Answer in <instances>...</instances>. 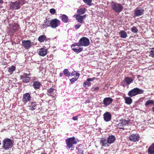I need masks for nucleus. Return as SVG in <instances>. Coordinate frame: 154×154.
<instances>
[{"instance_id": "1", "label": "nucleus", "mask_w": 154, "mask_h": 154, "mask_svg": "<svg viewBox=\"0 0 154 154\" xmlns=\"http://www.w3.org/2000/svg\"><path fill=\"white\" fill-rule=\"evenodd\" d=\"M77 139L74 137H72L68 138L66 139L67 149H69L71 148H74L73 145L77 143Z\"/></svg>"}, {"instance_id": "2", "label": "nucleus", "mask_w": 154, "mask_h": 154, "mask_svg": "<svg viewBox=\"0 0 154 154\" xmlns=\"http://www.w3.org/2000/svg\"><path fill=\"white\" fill-rule=\"evenodd\" d=\"M13 142L10 139L6 138L3 141V147L5 150L11 148L13 145Z\"/></svg>"}, {"instance_id": "3", "label": "nucleus", "mask_w": 154, "mask_h": 154, "mask_svg": "<svg viewBox=\"0 0 154 154\" xmlns=\"http://www.w3.org/2000/svg\"><path fill=\"white\" fill-rule=\"evenodd\" d=\"M143 92V91L142 90L138 88H135L130 90L128 94L130 97H132L137 94H142Z\"/></svg>"}, {"instance_id": "4", "label": "nucleus", "mask_w": 154, "mask_h": 154, "mask_svg": "<svg viewBox=\"0 0 154 154\" xmlns=\"http://www.w3.org/2000/svg\"><path fill=\"white\" fill-rule=\"evenodd\" d=\"M79 45L84 47L88 46L90 44V41L87 37H83L81 38L79 41Z\"/></svg>"}, {"instance_id": "5", "label": "nucleus", "mask_w": 154, "mask_h": 154, "mask_svg": "<svg viewBox=\"0 0 154 154\" xmlns=\"http://www.w3.org/2000/svg\"><path fill=\"white\" fill-rule=\"evenodd\" d=\"M112 9L117 12H120L122 11L123 7L120 4L112 2L111 3Z\"/></svg>"}, {"instance_id": "6", "label": "nucleus", "mask_w": 154, "mask_h": 154, "mask_svg": "<svg viewBox=\"0 0 154 154\" xmlns=\"http://www.w3.org/2000/svg\"><path fill=\"white\" fill-rule=\"evenodd\" d=\"M134 17H136L141 16L143 14L144 10L143 8L140 7H137L134 10Z\"/></svg>"}, {"instance_id": "7", "label": "nucleus", "mask_w": 154, "mask_h": 154, "mask_svg": "<svg viewBox=\"0 0 154 154\" xmlns=\"http://www.w3.org/2000/svg\"><path fill=\"white\" fill-rule=\"evenodd\" d=\"M60 21L57 19H54L50 21V26L52 28H55L60 25Z\"/></svg>"}, {"instance_id": "8", "label": "nucleus", "mask_w": 154, "mask_h": 154, "mask_svg": "<svg viewBox=\"0 0 154 154\" xmlns=\"http://www.w3.org/2000/svg\"><path fill=\"white\" fill-rule=\"evenodd\" d=\"M128 121L125 119H122L120 120V122L117 125V127L120 129L124 130V126L125 125H128L129 124Z\"/></svg>"}, {"instance_id": "9", "label": "nucleus", "mask_w": 154, "mask_h": 154, "mask_svg": "<svg viewBox=\"0 0 154 154\" xmlns=\"http://www.w3.org/2000/svg\"><path fill=\"white\" fill-rule=\"evenodd\" d=\"M30 73L26 74L24 73L21 75V79L24 83H28L29 82L30 79L29 75H30Z\"/></svg>"}, {"instance_id": "10", "label": "nucleus", "mask_w": 154, "mask_h": 154, "mask_svg": "<svg viewBox=\"0 0 154 154\" xmlns=\"http://www.w3.org/2000/svg\"><path fill=\"white\" fill-rule=\"evenodd\" d=\"M129 137L130 140L133 142L137 141L140 139V137L138 134H131Z\"/></svg>"}, {"instance_id": "11", "label": "nucleus", "mask_w": 154, "mask_h": 154, "mask_svg": "<svg viewBox=\"0 0 154 154\" xmlns=\"http://www.w3.org/2000/svg\"><path fill=\"white\" fill-rule=\"evenodd\" d=\"M22 45L26 49H29L31 46V42L28 40H23L22 41Z\"/></svg>"}, {"instance_id": "12", "label": "nucleus", "mask_w": 154, "mask_h": 154, "mask_svg": "<svg viewBox=\"0 0 154 154\" xmlns=\"http://www.w3.org/2000/svg\"><path fill=\"white\" fill-rule=\"evenodd\" d=\"M31 97L30 94L27 93L23 95L22 101L24 103H26L30 100Z\"/></svg>"}, {"instance_id": "13", "label": "nucleus", "mask_w": 154, "mask_h": 154, "mask_svg": "<svg viewBox=\"0 0 154 154\" xmlns=\"http://www.w3.org/2000/svg\"><path fill=\"white\" fill-rule=\"evenodd\" d=\"M10 8L13 9H18L20 8V6L17 2H11L10 4Z\"/></svg>"}, {"instance_id": "14", "label": "nucleus", "mask_w": 154, "mask_h": 154, "mask_svg": "<svg viewBox=\"0 0 154 154\" xmlns=\"http://www.w3.org/2000/svg\"><path fill=\"white\" fill-rule=\"evenodd\" d=\"M41 86V83L38 81H35L32 84V86L35 90L39 89Z\"/></svg>"}, {"instance_id": "15", "label": "nucleus", "mask_w": 154, "mask_h": 154, "mask_svg": "<svg viewBox=\"0 0 154 154\" xmlns=\"http://www.w3.org/2000/svg\"><path fill=\"white\" fill-rule=\"evenodd\" d=\"M47 50L44 48H41L39 49L38 54L41 56H44L47 54Z\"/></svg>"}, {"instance_id": "16", "label": "nucleus", "mask_w": 154, "mask_h": 154, "mask_svg": "<svg viewBox=\"0 0 154 154\" xmlns=\"http://www.w3.org/2000/svg\"><path fill=\"white\" fill-rule=\"evenodd\" d=\"M115 137L113 135L109 136L107 139V142L108 143L111 144L113 143L115 140Z\"/></svg>"}, {"instance_id": "17", "label": "nucleus", "mask_w": 154, "mask_h": 154, "mask_svg": "<svg viewBox=\"0 0 154 154\" xmlns=\"http://www.w3.org/2000/svg\"><path fill=\"white\" fill-rule=\"evenodd\" d=\"M124 81L125 82L126 84L128 85L133 82V79L130 77H127L125 78Z\"/></svg>"}, {"instance_id": "18", "label": "nucleus", "mask_w": 154, "mask_h": 154, "mask_svg": "<svg viewBox=\"0 0 154 154\" xmlns=\"http://www.w3.org/2000/svg\"><path fill=\"white\" fill-rule=\"evenodd\" d=\"M30 106H29V109L31 110H34L36 109L37 104L35 102H31L30 103Z\"/></svg>"}, {"instance_id": "19", "label": "nucleus", "mask_w": 154, "mask_h": 154, "mask_svg": "<svg viewBox=\"0 0 154 154\" xmlns=\"http://www.w3.org/2000/svg\"><path fill=\"white\" fill-rule=\"evenodd\" d=\"M44 23L41 26V28L44 29L45 27H47L50 26V21H48L47 19H45L44 21Z\"/></svg>"}, {"instance_id": "20", "label": "nucleus", "mask_w": 154, "mask_h": 154, "mask_svg": "<svg viewBox=\"0 0 154 154\" xmlns=\"http://www.w3.org/2000/svg\"><path fill=\"white\" fill-rule=\"evenodd\" d=\"M74 17L76 18L77 21L80 23H82L83 20L81 17V16L79 14H76L74 15Z\"/></svg>"}, {"instance_id": "21", "label": "nucleus", "mask_w": 154, "mask_h": 154, "mask_svg": "<svg viewBox=\"0 0 154 154\" xmlns=\"http://www.w3.org/2000/svg\"><path fill=\"white\" fill-rule=\"evenodd\" d=\"M148 151L149 154H154V143L152 144L149 147Z\"/></svg>"}, {"instance_id": "22", "label": "nucleus", "mask_w": 154, "mask_h": 154, "mask_svg": "<svg viewBox=\"0 0 154 154\" xmlns=\"http://www.w3.org/2000/svg\"><path fill=\"white\" fill-rule=\"evenodd\" d=\"M54 89L52 88H50L47 90V94L50 96H52V97H54L55 96L54 94V95H52V93L54 92Z\"/></svg>"}, {"instance_id": "23", "label": "nucleus", "mask_w": 154, "mask_h": 154, "mask_svg": "<svg viewBox=\"0 0 154 154\" xmlns=\"http://www.w3.org/2000/svg\"><path fill=\"white\" fill-rule=\"evenodd\" d=\"M72 50L76 53H79L83 50V48H79L77 47H71Z\"/></svg>"}, {"instance_id": "24", "label": "nucleus", "mask_w": 154, "mask_h": 154, "mask_svg": "<svg viewBox=\"0 0 154 154\" xmlns=\"http://www.w3.org/2000/svg\"><path fill=\"white\" fill-rule=\"evenodd\" d=\"M124 100L125 103L127 104L130 105L132 103V99L130 97H125Z\"/></svg>"}, {"instance_id": "25", "label": "nucleus", "mask_w": 154, "mask_h": 154, "mask_svg": "<svg viewBox=\"0 0 154 154\" xmlns=\"http://www.w3.org/2000/svg\"><path fill=\"white\" fill-rule=\"evenodd\" d=\"M8 71L10 74H12L13 72L15 70L16 67L15 66L12 65L8 68Z\"/></svg>"}, {"instance_id": "26", "label": "nucleus", "mask_w": 154, "mask_h": 154, "mask_svg": "<svg viewBox=\"0 0 154 154\" xmlns=\"http://www.w3.org/2000/svg\"><path fill=\"white\" fill-rule=\"evenodd\" d=\"M120 37L123 38H125L127 36L126 32L124 31H121L119 33Z\"/></svg>"}, {"instance_id": "27", "label": "nucleus", "mask_w": 154, "mask_h": 154, "mask_svg": "<svg viewBox=\"0 0 154 154\" xmlns=\"http://www.w3.org/2000/svg\"><path fill=\"white\" fill-rule=\"evenodd\" d=\"M62 21L65 23H67L68 21V17L65 14H63L61 16Z\"/></svg>"}, {"instance_id": "28", "label": "nucleus", "mask_w": 154, "mask_h": 154, "mask_svg": "<svg viewBox=\"0 0 154 154\" xmlns=\"http://www.w3.org/2000/svg\"><path fill=\"white\" fill-rule=\"evenodd\" d=\"M85 12V9L84 8H81L77 10V12L79 15H80L84 14Z\"/></svg>"}, {"instance_id": "29", "label": "nucleus", "mask_w": 154, "mask_h": 154, "mask_svg": "<svg viewBox=\"0 0 154 154\" xmlns=\"http://www.w3.org/2000/svg\"><path fill=\"white\" fill-rule=\"evenodd\" d=\"M46 37L45 35H42L40 36L38 38V40L40 42H42L46 39Z\"/></svg>"}, {"instance_id": "30", "label": "nucleus", "mask_w": 154, "mask_h": 154, "mask_svg": "<svg viewBox=\"0 0 154 154\" xmlns=\"http://www.w3.org/2000/svg\"><path fill=\"white\" fill-rule=\"evenodd\" d=\"M64 74L66 76H70V74L68 71V69H65L63 71Z\"/></svg>"}, {"instance_id": "31", "label": "nucleus", "mask_w": 154, "mask_h": 154, "mask_svg": "<svg viewBox=\"0 0 154 154\" xmlns=\"http://www.w3.org/2000/svg\"><path fill=\"white\" fill-rule=\"evenodd\" d=\"M111 115L109 112H106V122L109 121L111 118Z\"/></svg>"}, {"instance_id": "32", "label": "nucleus", "mask_w": 154, "mask_h": 154, "mask_svg": "<svg viewBox=\"0 0 154 154\" xmlns=\"http://www.w3.org/2000/svg\"><path fill=\"white\" fill-rule=\"evenodd\" d=\"M112 99L110 97H106V106L110 104L112 101Z\"/></svg>"}, {"instance_id": "33", "label": "nucleus", "mask_w": 154, "mask_h": 154, "mask_svg": "<svg viewBox=\"0 0 154 154\" xmlns=\"http://www.w3.org/2000/svg\"><path fill=\"white\" fill-rule=\"evenodd\" d=\"M83 1L87 5L89 6L91 5L92 0H83Z\"/></svg>"}, {"instance_id": "34", "label": "nucleus", "mask_w": 154, "mask_h": 154, "mask_svg": "<svg viewBox=\"0 0 154 154\" xmlns=\"http://www.w3.org/2000/svg\"><path fill=\"white\" fill-rule=\"evenodd\" d=\"M91 84L89 81H88L87 80L85 81L84 83L83 86L84 87H86L89 86H90Z\"/></svg>"}, {"instance_id": "35", "label": "nucleus", "mask_w": 154, "mask_h": 154, "mask_svg": "<svg viewBox=\"0 0 154 154\" xmlns=\"http://www.w3.org/2000/svg\"><path fill=\"white\" fill-rule=\"evenodd\" d=\"M106 140L104 138L100 140V143L101 144L102 146H106Z\"/></svg>"}, {"instance_id": "36", "label": "nucleus", "mask_w": 154, "mask_h": 154, "mask_svg": "<svg viewBox=\"0 0 154 154\" xmlns=\"http://www.w3.org/2000/svg\"><path fill=\"white\" fill-rule=\"evenodd\" d=\"M79 75L80 74L79 73H77L75 72H72L71 73V75H70V76H75L79 77Z\"/></svg>"}, {"instance_id": "37", "label": "nucleus", "mask_w": 154, "mask_h": 154, "mask_svg": "<svg viewBox=\"0 0 154 154\" xmlns=\"http://www.w3.org/2000/svg\"><path fill=\"white\" fill-rule=\"evenodd\" d=\"M131 31L132 32L134 33H136L138 31V29L137 27L135 26H133L131 29Z\"/></svg>"}, {"instance_id": "38", "label": "nucleus", "mask_w": 154, "mask_h": 154, "mask_svg": "<svg viewBox=\"0 0 154 154\" xmlns=\"http://www.w3.org/2000/svg\"><path fill=\"white\" fill-rule=\"evenodd\" d=\"M78 78L79 77H78L75 76L74 78H73L72 79H70V81L72 83H73L74 82L77 80Z\"/></svg>"}, {"instance_id": "39", "label": "nucleus", "mask_w": 154, "mask_h": 154, "mask_svg": "<svg viewBox=\"0 0 154 154\" xmlns=\"http://www.w3.org/2000/svg\"><path fill=\"white\" fill-rule=\"evenodd\" d=\"M19 27L18 25H16L13 26V29L12 32V33H14V32H15L17 29Z\"/></svg>"}, {"instance_id": "40", "label": "nucleus", "mask_w": 154, "mask_h": 154, "mask_svg": "<svg viewBox=\"0 0 154 154\" xmlns=\"http://www.w3.org/2000/svg\"><path fill=\"white\" fill-rule=\"evenodd\" d=\"M154 102L153 100H149L146 101L145 103V105L147 106L148 105L150 104H153Z\"/></svg>"}, {"instance_id": "41", "label": "nucleus", "mask_w": 154, "mask_h": 154, "mask_svg": "<svg viewBox=\"0 0 154 154\" xmlns=\"http://www.w3.org/2000/svg\"><path fill=\"white\" fill-rule=\"evenodd\" d=\"M77 152L78 154H83V150L81 149H78Z\"/></svg>"}, {"instance_id": "42", "label": "nucleus", "mask_w": 154, "mask_h": 154, "mask_svg": "<svg viewBox=\"0 0 154 154\" xmlns=\"http://www.w3.org/2000/svg\"><path fill=\"white\" fill-rule=\"evenodd\" d=\"M50 12L52 14H54L56 13V10L54 8H51L50 10Z\"/></svg>"}, {"instance_id": "43", "label": "nucleus", "mask_w": 154, "mask_h": 154, "mask_svg": "<svg viewBox=\"0 0 154 154\" xmlns=\"http://www.w3.org/2000/svg\"><path fill=\"white\" fill-rule=\"evenodd\" d=\"M79 42L78 43H75L74 44H72L71 45V47H77L78 48H79Z\"/></svg>"}, {"instance_id": "44", "label": "nucleus", "mask_w": 154, "mask_h": 154, "mask_svg": "<svg viewBox=\"0 0 154 154\" xmlns=\"http://www.w3.org/2000/svg\"><path fill=\"white\" fill-rule=\"evenodd\" d=\"M150 56L153 58H154V51L151 50L150 52Z\"/></svg>"}, {"instance_id": "45", "label": "nucleus", "mask_w": 154, "mask_h": 154, "mask_svg": "<svg viewBox=\"0 0 154 154\" xmlns=\"http://www.w3.org/2000/svg\"><path fill=\"white\" fill-rule=\"evenodd\" d=\"M96 79V78L93 77L91 78H88L87 79V80L88 81H89V82L90 81H93Z\"/></svg>"}, {"instance_id": "46", "label": "nucleus", "mask_w": 154, "mask_h": 154, "mask_svg": "<svg viewBox=\"0 0 154 154\" xmlns=\"http://www.w3.org/2000/svg\"><path fill=\"white\" fill-rule=\"evenodd\" d=\"M99 88L98 87L94 88H92V91H97L99 90Z\"/></svg>"}, {"instance_id": "47", "label": "nucleus", "mask_w": 154, "mask_h": 154, "mask_svg": "<svg viewBox=\"0 0 154 154\" xmlns=\"http://www.w3.org/2000/svg\"><path fill=\"white\" fill-rule=\"evenodd\" d=\"M78 116H75L73 117L72 119L74 120H75V121L76 120L78 119Z\"/></svg>"}, {"instance_id": "48", "label": "nucleus", "mask_w": 154, "mask_h": 154, "mask_svg": "<svg viewBox=\"0 0 154 154\" xmlns=\"http://www.w3.org/2000/svg\"><path fill=\"white\" fill-rule=\"evenodd\" d=\"M81 25L78 24L75 25V28L76 29H78L80 27Z\"/></svg>"}, {"instance_id": "49", "label": "nucleus", "mask_w": 154, "mask_h": 154, "mask_svg": "<svg viewBox=\"0 0 154 154\" xmlns=\"http://www.w3.org/2000/svg\"><path fill=\"white\" fill-rule=\"evenodd\" d=\"M103 118L104 120L106 121V112L103 115Z\"/></svg>"}, {"instance_id": "50", "label": "nucleus", "mask_w": 154, "mask_h": 154, "mask_svg": "<svg viewBox=\"0 0 154 154\" xmlns=\"http://www.w3.org/2000/svg\"><path fill=\"white\" fill-rule=\"evenodd\" d=\"M86 16V15H83V16H81V17H82V19H83V20H84V19L85 18Z\"/></svg>"}, {"instance_id": "51", "label": "nucleus", "mask_w": 154, "mask_h": 154, "mask_svg": "<svg viewBox=\"0 0 154 154\" xmlns=\"http://www.w3.org/2000/svg\"><path fill=\"white\" fill-rule=\"evenodd\" d=\"M103 103L104 104L106 105V98H104L103 100Z\"/></svg>"}, {"instance_id": "52", "label": "nucleus", "mask_w": 154, "mask_h": 154, "mask_svg": "<svg viewBox=\"0 0 154 154\" xmlns=\"http://www.w3.org/2000/svg\"><path fill=\"white\" fill-rule=\"evenodd\" d=\"M63 73H60V77H62L63 76Z\"/></svg>"}, {"instance_id": "53", "label": "nucleus", "mask_w": 154, "mask_h": 154, "mask_svg": "<svg viewBox=\"0 0 154 154\" xmlns=\"http://www.w3.org/2000/svg\"><path fill=\"white\" fill-rule=\"evenodd\" d=\"M3 0H0V4H2L3 3Z\"/></svg>"}, {"instance_id": "54", "label": "nucleus", "mask_w": 154, "mask_h": 154, "mask_svg": "<svg viewBox=\"0 0 154 154\" xmlns=\"http://www.w3.org/2000/svg\"><path fill=\"white\" fill-rule=\"evenodd\" d=\"M152 109L153 111L154 112V106L153 107Z\"/></svg>"}, {"instance_id": "55", "label": "nucleus", "mask_w": 154, "mask_h": 154, "mask_svg": "<svg viewBox=\"0 0 154 154\" xmlns=\"http://www.w3.org/2000/svg\"><path fill=\"white\" fill-rule=\"evenodd\" d=\"M35 79H36V78H35V77H34V80H35Z\"/></svg>"}]
</instances>
